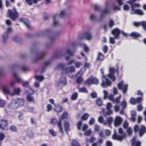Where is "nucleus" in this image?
<instances>
[{
  "mask_svg": "<svg viewBox=\"0 0 146 146\" xmlns=\"http://www.w3.org/2000/svg\"><path fill=\"white\" fill-rule=\"evenodd\" d=\"M136 0H129L127 2V3L130 5L132 11H134V13H131L132 14H137L139 15H143L144 13L142 11L139 9L134 10L135 7H139L140 5L139 3H135Z\"/></svg>",
  "mask_w": 146,
  "mask_h": 146,
  "instance_id": "nucleus-1",
  "label": "nucleus"
},
{
  "mask_svg": "<svg viewBox=\"0 0 146 146\" xmlns=\"http://www.w3.org/2000/svg\"><path fill=\"white\" fill-rule=\"evenodd\" d=\"M109 73L108 74V76L111 80L114 82L116 80V78L114 75V73H116L118 76L119 75V67L118 64H117L115 68L110 67L109 68Z\"/></svg>",
  "mask_w": 146,
  "mask_h": 146,
  "instance_id": "nucleus-2",
  "label": "nucleus"
},
{
  "mask_svg": "<svg viewBox=\"0 0 146 146\" xmlns=\"http://www.w3.org/2000/svg\"><path fill=\"white\" fill-rule=\"evenodd\" d=\"M8 12L9 17L13 21L16 20L19 17V13L15 8L12 10L9 9Z\"/></svg>",
  "mask_w": 146,
  "mask_h": 146,
  "instance_id": "nucleus-3",
  "label": "nucleus"
},
{
  "mask_svg": "<svg viewBox=\"0 0 146 146\" xmlns=\"http://www.w3.org/2000/svg\"><path fill=\"white\" fill-rule=\"evenodd\" d=\"M119 132L121 135H117L116 133H114L112 136V139H113L120 141L125 138L126 136V134L123 131L122 128H119Z\"/></svg>",
  "mask_w": 146,
  "mask_h": 146,
  "instance_id": "nucleus-4",
  "label": "nucleus"
},
{
  "mask_svg": "<svg viewBox=\"0 0 146 146\" xmlns=\"http://www.w3.org/2000/svg\"><path fill=\"white\" fill-rule=\"evenodd\" d=\"M68 116V115L67 112L64 111L60 117L59 121L57 123V125L60 131L62 133H63V131L62 126V120L67 119Z\"/></svg>",
  "mask_w": 146,
  "mask_h": 146,
  "instance_id": "nucleus-5",
  "label": "nucleus"
},
{
  "mask_svg": "<svg viewBox=\"0 0 146 146\" xmlns=\"http://www.w3.org/2000/svg\"><path fill=\"white\" fill-rule=\"evenodd\" d=\"M65 65L64 64L60 63L59 64L58 66V68H60L61 69L63 70V72H62V74H63L64 73L67 74L68 73L73 72L75 71V69L74 66H70L68 68H64Z\"/></svg>",
  "mask_w": 146,
  "mask_h": 146,
  "instance_id": "nucleus-6",
  "label": "nucleus"
},
{
  "mask_svg": "<svg viewBox=\"0 0 146 146\" xmlns=\"http://www.w3.org/2000/svg\"><path fill=\"white\" fill-rule=\"evenodd\" d=\"M134 130L135 132H139V136L142 137L146 133V127L143 125H141L140 127L139 125H136L134 127Z\"/></svg>",
  "mask_w": 146,
  "mask_h": 146,
  "instance_id": "nucleus-7",
  "label": "nucleus"
},
{
  "mask_svg": "<svg viewBox=\"0 0 146 146\" xmlns=\"http://www.w3.org/2000/svg\"><path fill=\"white\" fill-rule=\"evenodd\" d=\"M99 80L96 78L92 76L91 77L86 80L84 82V84L90 86L91 84L98 85L99 84Z\"/></svg>",
  "mask_w": 146,
  "mask_h": 146,
  "instance_id": "nucleus-8",
  "label": "nucleus"
},
{
  "mask_svg": "<svg viewBox=\"0 0 146 146\" xmlns=\"http://www.w3.org/2000/svg\"><path fill=\"white\" fill-rule=\"evenodd\" d=\"M128 85L125 84L123 81L119 82L117 84V87L118 89L121 90L124 94L126 93L128 90Z\"/></svg>",
  "mask_w": 146,
  "mask_h": 146,
  "instance_id": "nucleus-9",
  "label": "nucleus"
},
{
  "mask_svg": "<svg viewBox=\"0 0 146 146\" xmlns=\"http://www.w3.org/2000/svg\"><path fill=\"white\" fill-rule=\"evenodd\" d=\"M0 128L3 130H8V123L7 120L4 119L0 120Z\"/></svg>",
  "mask_w": 146,
  "mask_h": 146,
  "instance_id": "nucleus-10",
  "label": "nucleus"
},
{
  "mask_svg": "<svg viewBox=\"0 0 146 146\" xmlns=\"http://www.w3.org/2000/svg\"><path fill=\"white\" fill-rule=\"evenodd\" d=\"M112 106L111 103H108L106 105V111L104 112V114L105 116L109 115H111L113 113V111L111 109Z\"/></svg>",
  "mask_w": 146,
  "mask_h": 146,
  "instance_id": "nucleus-11",
  "label": "nucleus"
},
{
  "mask_svg": "<svg viewBox=\"0 0 146 146\" xmlns=\"http://www.w3.org/2000/svg\"><path fill=\"white\" fill-rule=\"evenodd\" d=\"M111 82L106 77L105 78H102L101 86L103 88H105L107 87L110 86L111 85Z\"/></svg>",
  "mask_w": 146,
  "mask_h": 146,
  "instance_id": "nucleus-12",
  "label": "nucleus"
},
{
  "mask_svg": "<svg viewBox=\"0 0 146 146\" xmlns=\"http://www.w3.org/2000/svg\"><path fill=\"white\" fill-rule=\"evenodd\" d=\"M22 105L19 104V102H11L8 105V107L11 109H15L20 107Z\"/></svg>",
  "mask_w": 146,
  "mask_h": 146,
  "instance_id": "nucleus-13",
  "label": "nucleus"
},
{
  "mask_svg": "<svg viewBox=\"0 0 146 146\" xmlns=\"http://www.w3.org/2000/svg\"><path fill=\"white\" fill-rule=\"evenodd\" d=\"M111 33L114 35L115 39H119V35L121 33V31L119 29L115 28L112 31Z\"/></svg>",
  "mask_w": 146,
  "mask_h": 146,
  "instance_id": "nucleus-14",
  "label": "nucleus"
},
{
  "mask_svg": "<svg viewBox=\"0 0 146 146\" xmlns=\"http://www.w3.org/2000/svg\"><path fill=\"white\" fill-rule=\"evenodd\" d=\"M81 72H78L76 74V82L78 84H80L83 82V80L82 77V74H81Z\"/></svg>",
  "mask_w": 146,
  "mask_h": 146,
  "instance_id": "nucleus-15",
  "label": "nucleus"
},
{
  "mask_svg": "<svg viewBox=\"0 0 146 146\" xmlns=\"http://www.w3.org/2000/svg\"><path fill=\"white\" fill-rule=\"evenodd\" d=\"M19 21L20 22L24 23L28 29H31V26L29 22L27 19L21 18Z\"/></svg>",
  "mask_w": 146,
  "mask_h": 146,
  "instance_id": "nucleus-16",
  "label": "nucleus"
},
{
  "mask_svg": "<svg viewBox=\"0 0 146 146\" xmlns=\"http://www.w3.org/2000/svg\"><path fill=\"white\" fill-rule=\"evenodd\" d=\"M92 37V35L90 32H86L84 33L83 36L81 37V39H85L87 40H90Z\"/></svg>",
  "mask_w": 146,
  "mask_h": 146,
  "instance_id": "nucleus-17",
  "label": "nucleus"
},
{
  "mask_svg": "<svg viewBox=\"0 0 146 146\" xmlns=\"http://www.w3.org/2000/svg\"><path fill=\"white\" fill-rule=\"evenodd\" d=\"M50 61H47L44 62V65L41 68V69L40 71L41 73H42L45 71L47 67L50 65Z\"/></svg>",
  "mask_w": 146,
  "mask_h": 146,
  "instance_id": "nucleus-18",
  "label": "nucleus"
},
{
  "mask_svg": "<svg viewBox=\"0 0 146 146\" xmlns=\"http://www.w3.org/2000/svg\"><path fill=\"white\" fill-rule=\"evenodd\" d=\"M122 120L121 118L120 117H116L114 121L115 126L117 127L121 123Z\"/></svg>",
  "mask_w": 146,
  "mask_h": 146,
  "instance_id": "nucleus-19",
  "label": "nucleus"
},
{
  "mask_svg": "<svg viewBox=\"0 0 146 146\" xmlns=\"http://www.w3.org/2000/svg\"><path fill=\"white\" fill-rule=\"evenodd\" d=\"M54 110L57 113H59L62 111L63 108L62 106L59 104L55 105Z\"/></svg>",
  "mask_w": 146,
  "mask_h": 146,
  "instance_id": "nucleus-20",
  "label": "nucleus"
},
{
  "mask_svg": "<svg viewBox=\"0 0 146 146\" xmlns=\"http://www.w3.org/2000/svg\"><path fill=\"white\" fill-rule=\"evenodd\" d=\"M66 53L68 55L66 56L65 57V59L66 61L70 59V57L74 55L73 52L71 51L69 49L67 50Z\"/></svg>",
  "mask_w": 146,
  "mask_h": 146,
  "instance_id": "nucleus-21",
  "label": "nucleus"
},
{
  "mask_svg": "<svg viewBox=\"0 0 146 146\" xmlns=\"http://www.w3.org/2000/svg\"><path fill=\"white\" fill-rule=\"evenodd\" d=\"M129 35L133 37V38L135 39L138 38L141 36L140 34L135 32H132Z\"/></svg>",
  "mask_w": 146,
  "mask_h": 146,
  "instance_id": "nucleus-22",
  "label": "nucleus"
},
{
  "mask_svg": "<svg viewBox=\"0 0 146 146\" xmlns=\"http://www.w3.org/2000/svg\"><path fill=\"white\" fill-rule=\"evenodd\" d=\"M45 53L44 52H41L38 53L35 58L36 61L39 59L42 58L45 56Z\"/></svg>",
  "mask_w": 146,
  "mask_h": 146,
  "instance_id": "nucleus-23",
  "label": "nucleus"
},
{
  "mask_svg": "<svg viewBox=\"0 0 146 146\" xmlns=\"http://www.w3.org/2000/svg\"><path fill=\"white\" fill-rule=\"evenodd\" d=\"M64 126L65 131L67 132L70 130V125L68 122L65 121L64 123Z\"/></svg>",
  "mask_w": 146,
  "mask_h": 146,
  "instance_id": "nucleus-24",
  "label": "nucleus"
},
{
  "mask_svg": "<svg viewBox=\"0 0 146 146\" xmlns=\"http://www.w3.org/2000/svg\"><path fill=\"white\" fill-rule=\"evenodd\" d=\"M141 145V143L140 141H136L134 139H132V146H140Z\"/></svg>",
  "mask_w": 146,
  "mask_h": 146,
  "instance_id": "nucleus-25",
  "label": "nucleus"
},
{
  "mask_svg": "<svg viewBox=\"0 0 146 146\" xmlns=\"http://www.w3.org/2000/svg\"><path fill=\"white\" fill-rule=\"evenodd\" d=\"M98 121L99 122L101 123H103L104 125H107L106 121H105L102 116H99L98 118Z\"/></svg>",
  "mask_w": 146,
  "mask_h": 146,
  "instance_id": "nucleus-26",
  "label": "nucleus"
},
{
  "mask_svg": "<svg viewBox=\"0 0 146 146\" xmlns=\"http://www.w3.org/2000/svg\"><path fill=\"white\" fill-rule=\"evenodd\" d=\"M21 89L19 88H14L13 89V93L12 94V95H19L21 92Z\"/></svg>",
  "mask_w": 146,
  "mask_h": 146,
  "instance_id": "nucleus-27",
  "label": "nucleus"
},
{
  "mask_svg": "<svg viewBox=\"0 0 146 146\" xmlns=\"http://www.w3.org/2000/svg\"><path fill=\"white\" fill-rule=\"evenodd\" d=\"M26 2L30 5H31L34 3H36L38 1H40V0H25Z\"/></svg>",
  "mask_w": 146,
  "mask_h": 146,
  "instance_id": "nucleus-28",
  "label": "nucleus"
},
{
  "mask_svg": "<svg viewBox=\"0 0 146 146\" xmlns=\"http://www.w3.org/2000/svg\"><path fill=\"white\" fill-rule=\"evenodd\" d=\"M13 76L15 77L16 82L17 83H21L22 82L21 79L17 76L16 73H14L13 74Z\"/></svg>",
  "mask_w": 146,
  "mask_h": 146,
  "instance_id": "nucleus-29",
  "label": "nucleus"
},
{
  "mask_svg": "<svg viewBox=\"0 0 146 146\" xmlns=\"http://www.w3.org/2000/svg\"><path fill=\"white\" fill-rule=\"evenodd\" d=\"M104 55L101 52H99L97 58V60L99 61H102L104 59Z\"/></svg>",
  "mask_w": 146,
  "mask_h": 146,
  "instance_id": "nucleus-30",
  "label": "nucleus"
},
{
  "mask_svg": "<svg viewBox=\"0 0 146 146\" xmlns=\"http://www.w3.org/2000/svg\"><path fill=\"white\" fill-rule=\"evenodd\" d=\"M2 90L4 94H10L9 89L6 86H3L2 88Z\"/></svg>",
  "mask_w": 146,
  "mask_h": 146,
  "instance_id": "nucleus-31",
  "label": "nucleus"
},
{
  "mask_svg": "<svg viewBox=\"0 0 146 146\" xmlns=\"http://www.w3.org/2000/svg\"><path fill=\"white\" fill-rule=\"evenodd\" d=\"M79 92L84 93H88V91L86 88L84 87L78 88Z\"/></svg>",
  "mask_w": 146,
  "mask_h": 146,
  "instance_id": "nucleus-32",
  "label": "nucleus"
},
{
  "mask_svg": "<svg viewBox=\"0 0 146 146\" xmlns=\"http://www.w3.org/2000/svg\"><path fill=\"white\" fill-rule=\"evenodd\" d=\"M3 42L5 43L6 42L9 38L8 34L7 33H5L3 35Z\"/></svg>",
  "mask_w": 146,
  "mask_h": 146,
  "instance_id": "nucleus-33",
  "label": "nucleus"
},
{
  "mask_svg": "<svg viewBox=\"0 0 146 146\" xmlns=\"http://www.w3.org/2000/svg\"><path fill=\"white\" fill-rule=\"evenodd\" d=\"M96 103L98 106L100 107L103 104V101L102 99L99 98L96 100Z\"/></svg>",
  "mask_w": 146,
  "mask_h": 146,
  "instance_id": "nucleus-34",
  "label": "nucleus"
},
{
  "mask_svg": "<svg viewBox=\"0 0 146 146\" xmlns=\"http://www.w3.org/2000/svg\"><path fill=\"white\" fill-rule=\"evenodd\" d=\"M113 121V118L111 117H110L107 119V125L108 124L110 126L112 123Z\"/></svg>",
  "mask_w": 146,
  "mask_h": 146,
  "instance_id": "nucleus-35",
  "label": "nucleus"
},
{
  "mask_svg": "<svg viewBox=\"0 0 146 146\" xmlns=\"http://www.w3.org/2000/svg\"><path fill=\"white\" fill-rule=\"evenodd\" d=\"M10 130L12 131L17 132V127L14 125H11L9 127Z\"/></svg>",
  "mask_w": 146,
  "mask_h": 146,
  "instance_id": "nucleus-36",
  "label": "nucleus"
},
{
  "mask_svg": "<svg viewBox=\"0 0 146 146\" xmlns=\"http://www.w3.org/2000/svg\"><path fill=\"white\" fill-rule=\"evenodd\" d=\"M27 100L29 102H35L34 98L33 96H31L30 95H28L27 96Z\"/></svg>",
  "mask_w": 146,
  "mask_h": 146,
  "instance_id": "nucleus-37",
  "label": "nucleus"
},
{
  "mask_svg": "<svg viewBox=\"0 0 146 146\" xmlns=\"http://www.w3.org/2000/svg\"><path fill=\"white\" fill-rule=\"evenodd\" d=\"M110 12V11L107 9H105L102 11L101 15V18H102L103 17L105 14H109Z\"/></svg>",
  "mask_w": 146,
  "mask_h": 146,
  "instance_id": "nucleus-38",
  "label": "nucleus"
},
{
  "mask_svg": "<svg viewBox=\"0 0 146 146\" xmlns=\"http://www.w3.org/2000/svg\"><path fill=\"white\" fill-rule=\"evenodd\" d=\"M62 80H60L59 83L62 84L64 85H66L67 84V82L66 77H63L62 78Z\"/></svg>",
  "mask_w": 146,
  "mask_h": 146,
  "instance_id": "nucleus-39",
  "label": "nucleus"
},
{
  "mask_svg": "<svg viewBox=\"0 0 146 146\" xmlns=\"http://www.w3.org/2000/svg\"><path fill=\"white\" fill-rule=\"evenodd\" d=\"M78 97V94L77 93L75 92L73 93L71 98L72 100H75L77 99Z\"/></svg>",
  "mask_w": 146,
  "mask_h": 146,
  "instance_id": "nucleus-40",
  "label": "nucleus"
},
{
  "mask_svg": "<svg viewBox=\"0 0 146 146\" xmlns=\"http://www.w3.org/2000/svg\"><path fill=\"white\" fill-rule=\"evenodd\" d=\"M71 146H80V145L76 140H74L72 141Z\"/></svg>",
  "mask_w": 146,
  "mask_h": 146,
  "instance_id": "nucleus-41",
  "label": "nucleus"
},
{
  "mask_svg": "<svg viewBox=\"0 0 146 146\" xmlns=\"http://www.w3.org/2000/svg\"><path fill=\"white\" fill-rule=\"evenodd\" d=\"M89 116V115L87 113L84 114L81 117V119L83 120H87Z\"/></svg>",
  "mask_w": 146,
  "mask_h": 146,
  "instance_id": "nucleus-42",
  "label": "nucleus"
},
{
  "mask_svg": "<svg viewBox=\"0 0 146 146\" xmlns=\"http://www.w3.org/2000/svg\"><path fill=\"white\" fill-rule=\"evenodd\" d=\"M77 127L78 129L81 130L82 126V121H79L77 124Z\"/></svg>",
  "mask_w": 146,
  "mask_h": 146,
  "instance_id": "nucleus-43",
  "label": "nucleus"
},
{
  "mask_svg": "<svg viewBox=\"0 0 146 146\" xmlns=\"http://www.w3.org/2000/svg\"><path fill=\"white\" fill-rule=\"evenodd\" d=\"M111 9L112 10L116 11L117 10H120V7L118 6L113 5L112 6Z\"/></svg>",
  "mask_w": 146,
  "mask_h": 146,
  "instance_id": "nucleus-44",
  "label": "nucleus"
},
{
  "mask_svg": "<svg viewBox=\"0 0 146 146\" xmlns=\"http://www.w3.org/2000/svg\"><path fill=\"white\" fill-rule=\"evenodd\" d=\"M136 115L135 112H133L131 113V119L133 121H135V117Z\"/></svg>",
  "mask_w": 146,
  "mask_h": 146,
  "instance_id": "nucleus-45",
  "label": "nucleus"
},
{
  "mask_svg": "<svg viewBox=\"0 0 146 146\" xmlns=\"http://www.w3.org/2000/svg\"><path fill=\"white\" fill-rule=\"evenodd\" d=\"M46 111L49 112L52 109V106L50 104H48L46 106Z\"/></svg>",
  "mask_w": 146,
  "mask_h": 146,
  "instance_id": "nucleus-46",
  "label": "nucleus"
},
{
  "mask_svg": "<svg viewBox=\"0 0 146 146\" xmlns=\"http://www.w3.org/2000/svg\"><path fill=\"white\" fill-rule=\"evenodd\" d=\"M35 78L39 81H42L44 78L42 76H36L35 77Z\"/></svg>",
  "mask_w": 146,
  "mask_h": 146,
  "instance_id": "nucleus-47",
  "label": "nucleus"
},
{
  "mask_svg": "<svg viewBox=\"0 0 146 146\" xmlns=\"http://www.w3.org/2000/svg\"><path fill=\"white\" fill-rule=\"evenodd\" d=\"M57 16V15L55 14L53 16V18L54 20L53 25L55 26L57 25L58 23L56 21V18Z\"/></svg>",
  "mask_w": 146,
  "mask_h": 146,
  "instance_id": "nucleus-48",
  "label": "nucleus"
},
{
  "mask_svg": "<svg viewBox=\"0 0 146 146\" xmlns=\"http://www.w3.org/2000/svg\"><path fill=\"white\" fill-rule=\"evenodd\" d=\"M49 132L54 137L56 135V133L53 129H49Z\"/></svg>",
  "mask_w": 146,
  "mask_h": 146,
  "instance_id": "nucleus-49",
  "label": "nucleus"
},
{
  "mask_svg": "<svg viewBox=\"0 0 146 146\" xmlns=\"http://www.w3.org/2000/svg\"><path fill=\"white\" fill-rule=\"evenodd\" d=\"M130 102L131 104L133 105L136 104H137L136 99L133 98H131L130 100Z\"/></svg>",
  "mask_w": 146,
  "mask_h": 146,
  "instance_id": "nucleus-50",
  "label": "nucleus"
},
{
  "mask_svg": "<svg viewBox=\"0 0 146 146\" xmlns=\"http://www.w3.org/2000/svg\"><path fill=\"white\" fill-rule=\"evenodd\" d=\"M6 104V102L3 100L1 99L0 100V107L1 108L4 107Z\"/></svg>",
  "mask_w": 146,
  "mask_h": 146,
  "instance_id": "nucleus-51",
  "label": "nucleus"
},
{
  "mask_svg": "<svg viewBox=\"0 0 146 146\" xmlns=\"http://www.w3.org/2000/svg\"><path fill=\"white\" fill-rule=\"evenodd\" d=\"M121 96L120 95L118 97L116 98L115 99H114L113 102L114 103H118L119 102L120 99L121 98Z\"/></svg>",
  "mask_w": 146,
  "mask_h": 146,
  "instance_id": "nucleus-52",
  "label": "nucleus"
},
{
  "mask_svg": "<svg viewBox=\"0 0 146 146\" xmlns=\"http://www.w3.org/2000/svg\"><path fill=\"white\" fill-rule=\"evenodd\" d=\"M51 123L53 125H55L56 124H57L58 122L56 119L53 118L51 120Z\"/></svg>",
  "mask_w": 146,
  "mask_h": 146,
  "instance_id": "nucleus-53",
  "label": "nucleus"
},
{
  "mask_svg": "<svg viewBox=\"0 0 146 146\" xmlns=\"http://www.w3.org/2000/svg\"><path fill=\"white\" fill-rule=\"evenodd\" d=\"M74 64L76 67L77 68H79L82 65V63L78 62H75Z\"/></svg>",
  "mask_w": 146,
  "mask_h": 146,
  "instance_id": "nucleus-54",
  "label": "nucleus"
},
{
  "mask_svg": "<svg viewBox=\"0 0 146 146\" xmlns=\"http://www.w3.org/2000/svg\"><path fill=\"white\" fill-rule=\"evenodd\" d=\"M142 22L143 21L140 22H134L133 25L135 26L138 27L139 26H141V24Z\"/></svg>",
  "mask_w": 146,
  "mask_h": 146,
  "instance_id": "nucleus-55",
  "label": "nucleus"
},
{
  "mask_svg": "<svg viewBox=\"0 0 146 146\" xmlns=\"http://www.w3.org/2000/svg\"><path fill=\"white\" fill-rule=\"evenodd\" d=\"M121 106L123 109H125L126 107L127 103L125 100H123L121 104Z\"/></svg>",
  "mask_w": 146,
  "mask_h": 146,
  "instance_id": "nucleus-56",
  "label": "nucleus"
},
{
  "mask_svg": "<svg viewBox=\"0 0 146 146\" xmlns=\"http://www.w3.org/2000/svg\"><path fill=\"white\" fill-rule=\"evenodd\" d=\"M90 95L92 98H95L97 97V94L95 92H93L91 93Z\"/></svg>",
  "mask_w": 146,
  "mask_h": 146,
  "instance_id": "nucleus-57",
  "label": "nucleus"
},
{
  "mask_svg": "<svg viewBox=\"0 0 146 146\" xmlns=\"http://www.w3.org/2000/svg\"><path fill=\"white\" fill-rule=\"evenodd\" d=\"M94 9L96 11H100L101 10V8L97 5H95L94 6Z\"/></svg>",
  "mask_w": 146,
  "mask_h": 146,
  "instance_id": "nucleus-58",
  "label": "nucleus"
},
{
  "mask_svg": "<svg viewBox=\"0 0 146 146\" xmlns=\"http://www.w3.org/2000/svg\"><path fill=\"white\" fill-rule=\"evenodd\" d=\"M5 137V135L3 133H0V141H2Z\"/></svg>",
  "mask_w": 146,
  "mask_h": 146,
  "instance_id": "nucleus-59",
  "label": "nucleus"
},
{
  "mask_svg": "<svg viewBox=\"0 0 146 146\" xmlns=\"http://www.w3.org/2000/svg\"><path fill=\"white\" fill-rule=\"evenodd\" d=\"M141 26L143 27V29L145 31H146V22L143 21V22L141 23Z\"/></svg>",
  "mask_w": 146,
  "mask_h": 146,
  "instance_id": "nucleus-60",
  "label": "nucleus"
},
{
  "mask_svg": "<svg viewBox=\"0 0 146 146\" xmlns=\"http://www.w3.org/2000/svg\"><path fill=\"white\" fill-rule=\"evenodd\" d=\"M114 25V23L113 21L112 20H110L109 23V25L110 27H111Z\"/></svg>",
  "mask_w": 146,
  "mask_h": 146,
  "instance_id": "nucleus-61",
  "label": "nucleus"
},
{
  "mask_svg": "<svg viewBox=\"0 0 146 146\" xmlns=\"http://www.w3.org/2000/svg\"><path fill=\"white\" fill-rule=\"evenodd\" d=\"M22 85L24 87L29 86V82L28 81L24 82L22 83Z\"/></svg>",
  "mask_w": 146,
  "mask_h": 146,
  "instance_id": "nucleus-62",
  "label": "nucleus"
},
{
  "mask_svg": "<svg viewBox=\"0 0 146 146\" xmlns=\"http://www.w3.org/2000/svg\"><path fill=\"white\" fill-rule=\"evenodd\" d=\"M91 133V131L90 130H88L86 131L85 133L84 134L86 136L90 135Z\"/></svg>",
  "mask_w": 146,
  "mask_h": 146,
  "instance_id": "nucleus-63",
  "label": "nucleus"
},
{
  "mask_svg": "<svg viewBox=\"0 0 146 146\" xmlns=\"http://www.w3.org/2000/svg\"><path fill=\"white\" fill-rule=\"evenodd\" d=\"M95 120L94 119L93 117H92L90 120L89 123L90 125H92L94 123Z\"/></svg>",
  "mask_w": 146,
  "mask_h": 146,
  "instance_id": "nucleus-64",
  "label": "nucleus"
}]
</instances>
